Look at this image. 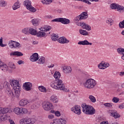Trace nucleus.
<instances>
[{
	"label": "nucleus",
	"mask_w": 124,
	"mask_h": 124,
	"mask_svg": "<svg viewBox=\"0 0 124 124\" xmlns=\"http://www.w3.org/2000/svg\"><path fill=\"white\" fill-rule=\"evenodd\" d=\"M54 78L56 80L50 83V86L55 90L58 91H62L63 92H67L65 89V86L63 84L62 80L60 79L61 78V73L56 71L54 74Z\"/></svg>",
	"instance_id": "nucleus-1"
},
{
	"label": "nucleus",
	"mask_w": 124,
	"mask_h": 124,
	"mask_svg": "<svg viewBox=\"0 0 124 124\" xmlns=\"http://www.w3.org/2000/svg\"><path fill=\"white\" fill-rule=\"evenodd\" d=\"M88 13L86 12H82L80 15L77 16L75 17L74 19V22L76 23L77 26H80L84 30H87V31H91V26L88 24H86L84 22L79 21H81V20H85L88 18Z\"/></svg>",
	"instance_id": "nucleus-2"
},
{
	"label": "nucleus",
	"mask_w": 124,
	"mask_h": 124,
	"mask_svg": "<svg viewBox=\"0 0 124 124\" xmlns=\"http://www.w3.org/2000/svg\"><path fill=\"white\" fill-rule=\"evenodd\" d=\"M11 86H12L13 90H14L16 96H19L20 92H21V85L19 80L11 79L10 80Z\"/></svg>",
	"instance_id": "nucleus-3"
},
{
	"label": "nucleus",
	"mask_w": 124,
	"mask_h": 124,
	"mask_svg": "<svg viewBox=\"0 0 124 124\" xmlns=\"http://www.w3.org/2000/svg\"><path fill=\"white\" fill-rule=\"evenodd\" d=\"M83 85L85 89L92 90L96 86V81L93 78H89L83 83Z\"/></svg>",
	"instance_id": "nucleus-4"
},
{
	"label": "nucleus",
	"mask_w": 124,
	"mask_h": 124,
	"mask_svg": "<svg viewBox=\"0 0 124 124\" xmlns=\"http://www.w3.org/2000/svg\"><path fill=\"white\" fill-rule=\"evenodd\" d=\"M109 8L113 9V10H116V9H117V11L120 13L124 11V6L120 5V4L116 3L111 4L109 5Z\"/></svg>",
	"instance_id": "nucleus-5"
},
{
	"label": "nucleus",
	"mask_w": 124,
	"mask_h": 124,
	"mask_svg": "<svg viewBox=\"0 0 124 124\" xmlns=\"http://www.w3.org/2000/svg\"><path fill=\"white\" fill-rule=\"evenodd\" d=\"M51 22H58L62 23L63 25H68L70 23V20L65 18L59 17L53 19Z\"/></svg>",
	"instance_id": "nucleus-6"
},
{
	"label": "nucleus",
	"mask_w": 124,
	"mask_h": 124,
	"mask_svg": "<svg viewBox=\"0 0 124 124\" xmlns=\"http://www.w3.org/2000/svg\"><path fill=\"white\" fill-rule=\"evenodd\" d=\"M20 124H33L35 123V119L34 118H23L20 120Z\"/></svg>",
	"instance_id": "nucleus-7"
},
{
	"label": "nucleus",
	"mask_w": 124,
	"mask_h": 124,
	"mask_svg": "<svg viewBox=\"0 0 124 124\" xmlns=\"http://www.w3.org/2000/svg\"><path fill=\"white\" fill-rule=\"evenodd\" d=\"M8 45L10 48H15L16 49V48H20V47H22V45L20 44V43L12 40L9 41Z\"/></svg>",
	"instance_id": "nucleus-8"
},
{
	"label": "nucleus",
	"mask_w": 124,
	"mask_h": 124,
	"mask_svg": "<svg viewBox=\"0 0 124 124\" xmlns=\"http://www.w3.org/2000/svg\"><path fill=\"white\" fill-rule=\"evenodd\" d=\"M71 110L75 114H77V115H81L82 113V111H81V107L80 106H78L77 105L71 108Z\"/></svg>",
	"instance_id": "nucleus-9"
},
{
	"label": "nucleus",
	"mask_w": 124,
	"mask_h": 124,
	"mask_svg": "<svg viewBox=\"0 0 124 124\" xmlns=\"http://www.w3.org/2000/svg\"><path fill=\"white\" fill-rule=\"evenodd\" d=\"M43 108L45 111H50L54 108V106L51 102H46L43 104Z\"/></svg>",
	"instance_id": "nucleus-10"
},
{
	"label": "nucleus",
	"mask_w": 124,
	"mask_h": 124,
	"mask_svg": "<svg viewBox=\"0 0 124 124\" xmlns=\"http://www.w3.org/2000/svg\"><path fill=\"white\" fill-rule=\"evenodd\" d=\"M53 122L56 124H66L67 118L55 119H53Z\"/></svg>",
	"instance_id": "nucleus-11"
},
{
	"label": "nucleus",
	"mask_w": 124,
	"mask_h": 124,
	"mask_svg": "<svg viewBox=\"0 0 124 124\" xmlns=\"http://www.w3.org/2000/svg\"><path fill=\"white\" fill-rule=\"evenodd\" d=\"M23 89L27 92L31 91V89H32V83L31 82L24 83L23 85Z\"/></svg>",
	"instance_id": "nucleus-12"
},
{
	"label": "nucleus",
	"mask_w": 124,
	"mask_h": 124,
	"mask_svg": "<svg viewBox=\"0 0 124 124\" xmlns=\"http://www.w3.org/2000/svg\"><path fill=\"white\" fill-rule=\"evenodd\" d=\"M39 60V57L38 55V53H34L30 57V61L31 62H37Z\"/></svg>",
	"instance_id": "nucleus-13"
},
{
	"label": "nucleus",
	"mask_w": 124,
	"mask_h": 124,
	"mask_svg": "<svg viewBox=\"0 0 124 124\" xmlns=\"http://www.w3.org/2000/svg\"><path fill=\"white\" fill-rule=\"evenodd\" d=\"M9 86V83L7 81H1L0 82V90H3V89H7Z\"/></svg>",
	"instance_id": "nucleus-14"
},
{
	"label": "nucleus",
	"mask_w": 124,
	"mask_h": 124,
	"mask_svg": "<svg viewBox=\"0 0 124 124\" xmlns=\"http://www.w3.org/2000/svg\"><path fill=\"white\" fill-rule=\"evenodd\" d=\"M58 42L61 44H66L67 43H69L70 41L66 39L65 37H61L58 39Z\"/></svg>",
	"instance_id": "nucleus-15"
},
{
	"label": "nucleus",
	"mask_w": 124,
	"mask_h": 124,
	"mask_svg": "<svg viewBox=\"0 0 124 124\" xmlns=\"http://www.w3.org/2000/svg\"><path fill=\"white\" fill-rule=\"evenodd\" d=\"M108 113L110 114V116L113 117L115 119L120 118V114L118 113V112L116 110H109Z\"/></svg>",
	"instance_id": "nucleus-16"
},
{
	"label": "nucleus",
	"mask_w": 124,
	"mask_h": 124,
	"mask_svg": "<svg viewBox=\"0 0 124 124\" xmlns=\"http://www.w3.org/2000/svg\"><path fill=\"white\" fill-rule=\"evenodd\" d=\"M62 71L64 73L67 74L70 73L72 71V69H71V67L69 66H64L62 67Z\"/></svg>",
	"instance_id": "nucleus-17"
},
{
	"label": "nucleus",
	"mask_w": 124,
	"mask_h": 124,
	"mask_svg": "<svg viewBox=\"0 0 124 124\" xmlns=\"http://www.w3.org/2000/svg\"><path fill=\"white\" fill-rule=\"evenodd\" d=\"M0 69L4 71V72H6L8 70V66L5 64H3V62H1V60L0 59Z\"/></svg>",
	"instance_id": "nucleus-18"
},
{
	"label": "nucleus",
	"mask_w": 124,
	"mask_h": 124,
	"mask_svg": "<svg viewBox=\"0 0 124 124\" xmlns=\"http://www.w3.org/2000/svg\"><path fill=\"white\" fill-rule=\"evenodd\" d=\"M81 107L82 109V112L87 115V113H89L88 111L89 110V108H90V106L86 105V104H82L81 105Z\"/></svg>",
	"instance_id": "nucleus-19"
},
{
	"label": "nucleus",
	"mask_w": 124,
	"mask_h": 124,
	"mask_svg": "<svg viewBox=\"0 0 124 124\" xmlns=\"http://www.w3.org/2000/svg\"><path fill=\"white\" fill-rule=\"evenodd\" d=\"M31 23L34 26V27H36L37 26H39V24H40V19L35 18H33L31 20Z\"/></svg>",
	"instance_id": "nucleus-20"
},
{
	"label": "nucleus",
	"mask_w": 124,
	"mask_h": 124,
	"mask_svg": "<svg viewBox=\"0 0 124 124\" xmlns=\"http://www.w3.org/2000/svg\"><path fill=\"white\" fill-rule=\"evenodd\" d=\"M29 103H31V101L28 100L27 99H23L19 101L20 106H26Z\"/></svg>",
	"instance_id": "nucleus-21"
},
{
	"label": "nucleus",
	"mask_w": 124,
	"mask_h": 124,
	"mask_svg": "<svg viewBox=\"0 0 124 124\" xmlns=\"http://www.w3.org/2000/svg\"><path fill=\"white\" fill-rule=\"evenodd\" d=\"M49 99L50 101H51V102H53V103H58V102H59L58 96L55 94L52 95L50 97Z\"/></svg>",
	"instance_id": "nucleus-22"
},
{
	"label": "nucleus",
	"mask_w": 124,
	"mask_h": 124,
	"mask_svg": "<svg viewBox=\"0 0 124 124\" xmlns=\"http://www.w3.org/2000/svg\"><path fill=\"white\" fill-rule=\"evenodd\" d=\"M78 45H83V46L90 45V46H92V45H93V43L89 42V41L87 40L79 41L78 42Z\"/></svg>",
	"instance_id": "nucleus-23"
},
{
	"label": "nucleus",
	"mask_w": 124,
	"mask_h": 124,
	"mask_svg": "<svg viewBox=\"0 0 124 124\" xmlns=\"http://www.w3.org/2000/svg\"><path fill=\"white\" fill-rule=\"evenodd\" d=\"M10 57H13L16 56L17 57H20L23 56V53L19 51H13L10 53Z\"/></svg>",
	"instance_id": "nucleus-24"
},
{
	"label": "nucleus",
	"mask_w": 124,
	"mask_h": 124,
	"mask_svg": "<svg viewBox=\"0 0 124 124\" xmlns=\"http://www.w3.org/2000/svg\"><path fill=\"white\" fill-rule=\"evenodd\" d=\"M20 7H21V3L20 2V1L17 0L16 2L14 4L13 9V10H16L18 9V8H20Z\"/></svg>",
	"instance_id": "nucleus-25"
},
{
	"label": "nucleus",
	"mask_w": 124,
	"mask_h": 124,
	"mask_svg": "<svg viewBox=\"0 0 124 124\" xmlns=\"http://www.w3.org/2000/svg\"><path fill=\"white\" fill-rule=\"evenodd\" d=\"M87 112H88L87 115H93L95 113V109H94L93 106H90Z\"/></svg>",
	"instance_id": "nucleus-26"
},
{
	"label": "nucleus",
	"mask_w": 124,
	"mask_h": 124,
	"mask_svg": "<svg viewBox=\"0 0 124 124\" xmlns=\"http://www.w3.org/2000/svg\"><path fill=\"white\" fill-rule=\"evenodd\" d=\"M9 108H0V114H6L9 112Z\"/></svg>",
	"instance_id": "nucleus-27"
},
{
	"label": "nucleus",
	"mask_w": 124,
	"mask_h": 124,
	"mask_svg": "<svg viewBox=\"0 0 124 124\" xmlns=\"http://www.w3.org/2000/svg\"><path fill=\"white\" fill-rule=\"evenodd\" d=\"M52 29V27L50 26H45L40 28L41 31H49Z\"/></svg>",
	"instance_id": "nucleus-28"
},
{
	"label": "nucleus",
	"mask_w": 124,
	"mask_h": 124,
	"mask_svg": "<svg viewBox=\"0 0 124 124\" xmlns=\"http://www.w3.org/2000/svg\"><path fill=\"white\" fill-rule=\"evenodd\" d=\"M37 63L39 64H44L45 63V57L43 56L40 57L38 60Z\"/></svg>",
	"instance_id": "nucleus-29"
},
{
	"label": "nucleus",
	"mask_w": 124,
	"mask_h": 124,
	"mask_svg": "<svg viewBox=\"0 0 124 124\" xmlns=\"http://www.w3.org/2000/svg\"><path fill=\"white\" fill-rule=\"evenodd\" d=\"M13 112L16 115H21V108L19 107L15 108H14Z\"/></svg>",
	"instance_id": "nucleus-30"
},
{
	"label": "nucleus",
	"mask_w": 124,
	"mask_h": 124,
	"mask_svg": "<svg viewBox=\"0 0 124 124\" xmlns=\"http://www.w3.org/2000/svg\"><path fill=\"white\" fill-rule=\"evenodd\" d=\"M36 35H37V37H44L46 35V33L40 31L38 32H37Z\"/></svg>",
	"instance_id": "nucleus-31"
},
{
	"label": "nucleus",
	"mask_w": 124,
	"mask_h": 124,
	"mask_svg": "<svg viewBox=\"0 0 124 124\" xmlns=\"http://www.w3.org/2000/svg\"><path fill=\"white\" fill-rule=\"evenodd\" d=\"M24 5L26 6L27 9L31 6V1L29 0H26L24 2Z\"/></svg>",
	"instance_id": "nucleus-32"
},
{
	"label": "nucleus",
	"mask_w": 124,
	"mask_h": 124,
	"mask_svg": "<svg viewBox=\"0 0 124 124\" xmlns=\"http://www.w3.org/2000/svg\"><path fill=\"white\" fill-rule=\"evenodd\" d=\"M91 1L92 2H98V1H99V0H84V2L89 5L92 4V2H91Z\"/></svg>",
	"instance_id": "nucleus-33"
},
{
	"label": "nucleus",
	"mask_w": 124,
	"mask_h": 124,
	"mask_svg": "<svg viewBox=\"0 0 124 124\" xmlns=\"http://www.w3.org/2000/svg\"><path fill=\"white\" fill-rule=\"evenodd\" d=\"M30 28H25L22 30V33L24 34H30Z\"/></svg>",
	"instance_id": "nucleus-34"
},
{
	"label": "nucleus",
	"mask_w": 124,
	"mask_h": 124,
	"mask_svg": "<svg viewBox=\"0 0 124 124\" xmlns=\"http://www.w3.org/2000/svg\"><path fill=\"white\" fill-rule=\"evenodd\" d=\"M7 5V2L4 0H1L0 1V7H5Z\"/></svg>",
	"instance_id": "nucleus-35"
},
{
	"label": "nucleus",
	"mask_w": 124,
	"mask_h": 124,
	"mask_svg": "<svg viewBox=\"0 0 124 124\" xmlns=\"http://www.w3.org/2000/svg\"><path fill=\"white\" fill-rule=\"evenodd\" d=\"M38 89L41 93H47V89L43 86H39Z\"/></svg>",
	"instance_id": "nucleus-36"
},
{
	"label": "nucleus",
	"mask_w": 124,
	"mask_h": 124,
	"mask_svg": "<svg viewBox=\"0 0 124 124\" xmlns=\"http://www.w3.org/2000/svg\"><path fill=\"white\" fill-rule=\"evenodd\" d=\"M29 32H30V34H31V35H36V33L37 31H36V30H34L33 28H30Z\"/></svg>",
	"instance_id": "nucleus-37"
},
{
	"label": "nucleus",
	"mask_w": 124,
	"mask_h": 124,
	"mask_svg": "<svg viewBox=\"0 0 124 124\" xmlns=\"http://www.w3.org/2000/svg\"><path fill=\"white\" fill-rule=\"evenodd\" d=\"M79 33L82 35H84V36L89 35V33L86 30H80Z\"/></svg>",
	"instance_id": "nucleus-38"
},
{
	"label": "nucleus",
	"mask_w": 124,
	"mask_h": 124,
	"mask_svg": "<svg viewBox=\"0 0 124 124\" xmlns=\"http://www.w3.org/2000/svg\"><path fill=\"white\" fill-rule=\"evenodd\" d=\"M106 22L107 24L109 25L110 26H112L113 24H114V21H113V19L111 18H108Z\"/></svg>",
	"instance_id": "nucleus-39"
},
{
	"label": "nucleus",
	"mask_w": 124,
	"mask_h": 124,
	"mask_svg": "<svg viewBox=\"0 0 124 124\" xmlns=\"http://www.w3.org/2000/svg\"><path fill=\"white\" fill-rule=\"evenodd\" d=\"M39 107V105H38V104H37V103H34V104H32V105H31V108L32 110H35V109H37Z\"/></svg>",
	"instance_id": "nucleus-40"
},
{
	"label": "nucleus",
	"mask_w": 124,
	"mask_h": 124,
	"mask_svg": "<svg viewBox=\"0 0 124 124\" xmlns=\"http://www.w3.org/2000/svg\"><path fill=\"white\" fill-rule=\"evenodd\" d=\"M89 99L91 101V102H93V103H95V102H96V99L92 95H89Z\"/></svg>",
	"instance_id": "nucleus-41"
},
{
	"label": "nucleus",
	"mask_w": 124,
	"mask_h": 124,
	"mask_svg": "<svg viewBox=\"0 0 124 124\" xmlns=\"http://www.w3.org/2000/svg\"><path fill=\"white\" fill-rule=\"evenodd\" d=\"M27 9L28 10H30V12L32 13H34V12H36L37 10L35 8L33 7L32 5H31V6L27 8Z\"/></svg>",
	"instance_id": "nucleus-42"
},
{
	"label": "nucleus",
	"mask_w": 124,
	"mask_h": 124,
	"mask_svg": "<svg viewBox=\"0 0 124 124\" xmlns=\"http://www.w3.org/2000/svg\"><path fill=\"white\" fill-rule=\"evenodd\" d=\"M29 112V110L26 108H21L20 114L22 115H25V114H27Z\"/></svg>",
	"instance_id": "nucleus-43"
},
{
	"label": "nucleus",
	"mask_w": 124,
	"mask_h": 124,
	"mask_svg": "<svg viewBox=\"0 0 124 124\" xmlns=\"http://www.w3.org/2000/svg\"><path fill=\"white\" fill-rule=\"evenodd\" d=\"M9 67L12 69V70H14V69H16V66L14 63L9 62Z\"/></svg>",
	"instance_id": "nucleus-44"
},
{
	"label": "nucleus",
	"mask_w": 124,
	"mask_h": 124,
	"mask_svg": "<svg viewBox=\"0 0 124 124\" xmlns=\"http://www.w3.org/2000/svg\"><path fill=\"white\" fill-rule=\"evenodd\" d=\"M42 3L43 4H50L53 2V0H44L43 1H42Z\"/></svg>",
	"instance_id": "nucleus-45"
},
{
	"label": "nucleus",
	"mask_w": 124,
	"mask_h": 124,
	"mask_svg": "<svg viewBox=\"0 0 124 124\" xmlns=\"http://www.w3.org/2000/svg\"><path fill=\"white\" fill-rule=\"evenodd\" d=\"M51 39L53 41H58V39H59V36L57 34H53L51 37Z\"/></svg>",
	"instance_id": "nucleus-46"
},
{
	"label": "nucleus",
	"mask_w": 124,
	"mask_h": 124,
	"mask_svg": "<svg viewBox=\"0 0 124 124\" xmlns=\"http://www.w3.org/2000/svg\"><path fill=\"white\" fill-rule=\"evenodd\" d=\"M6 93L9 96H11L12 97H13V96H14V93H13V91H11V90L9 89L6 91Z\"/></svg>",
	"instance_id": "nucleus-47"
},
{
	"label": "nucleus",
	"mask_w": 124,
	"mask_h": 124,
	"mask_svg": "<svg viewBox=\"0 0 124 124\" xmlns=\"http://www.w3.org/2000/svg\"><path fill=\"white\" fill-rule=\"evenodd\" d=\"M117 52L120 55H124V49L122 48H119L117 49Z\"/></svg>",
	"instance_id": "nucleus-48"
},
{
	"label": "nucleus",
	"mask_w": 124,
	"mask_h": 124,
	"mask_svg": "<svg viewBox=\"0 0 124 124\" xmlns=\"http://www.w3.org/2000/svg\"><path fill=\"white\" fill-rule=\"evenodd\" d=\"M112 101L114 103H118L120 101V99L117 97H114L112 99Z\"/></svg>",
	"instance_id": "nucleus-49"
},
{
	"label": "nucleus",
	"mask_w": 124,
	"mask_h": 124,
	"mask_svg": "<svg viewBox=\"0 0 124 124\" xmlns=\"http://www.w3.org/2000/svg\"><path fill=\"white\" fill-rule=\"evenodd\" d=\"M98 67L100 69H105V67L104 66V63H100L98 65Z\"/></svg>",
	"instance_id": "nucleus-50"
},
{
	"label": "nucleus",
	"mask_w": 124,
	"mask_h": 124,
	"mask_svg": "<svg viewBox=\"0 0 124 124\" xmlns=\"http://www.w3.org/2000/svg\"><path fill=\"white\" fill-rule=\"evenodd\" d=\"M104 106H106V107H108L109 108H111L112 106H113V103H106L104 104Z\"/></svg>",
	"instance_id": "nucleus-51"
},
{
	"label": "nucleus",
	"mask_w": 124,
	"mask_h": 124,
	"mask_svg": "<svg viewBox=\"0 0 124 124\" xmlns=\"http://www.w3.org/2000/svg\"><path fill=\"white\" fill-rule=\"evenodd\" d=\"M51 113H54L55 114V116L57 117H60L61 116V112L59 111H55V110H51Z\"/></svg>",
	"instance_id": "nucleus-52"
},
{
	"label": "nucleus",
	"mask_w": 124,
	"mask_h": 124,
	"mask_svg": "<svg viewBox=\"0 0 124 124\" xmlns=\"http://www.w3.org/2000/svg\"><path fill=\"white\" fill-rule=\"evenodd\" d=\"M6 120V118H5V115H2L0 116V123L1 122H4V121Z\"/></svg>",
	"instance_id": "nucleus-53"
},
{
	"label": "nucleus",
	"mask_w": 124,
	"mask_h": 124,
	"mask_svg": "<svg viewBox=\"0 0 124 124\" xmlns=\"http://www.w3.org/2000/svg\"><path fill=\"white\" fill-rule=\"evenodd\" d=\"M119 26V28H121V29L124 28V20L123 21L120 22Z\"/></svg>",
	"instance_id": "nucleus-54"
},
{
	"label": "nucleus",
	"mask_w": 124,
	"mask_h": 124,
	"mask_svg": "<svg viewBox=\"0 0 124 124\" xmlns=\"http://www.w3.org/2000/svg\"><path fill=\"white\" fill-rule=\"evenodd\" d=\"M0 46L1 47H5L6 45L2 44V37L0 38Z\"/></svg>",
	"instance_id": "nucleus-55"
},
{
	"label": "nucleus",
	"mask_w": 124,
	"mask_h": 124,
	"mask_svg": "<svg viewBox=\"0 0 124 124\" xmlns=\"http://www.w3.org/2000/svg\"><path fill=\"white\" fill-rule=\"evenodd\" d=\"M119 108L120 109H124V103H123L122 104H120L119 105Z\"/></svg>",
	"instance_id": "nucleus-56"
},
{
	"label": "nucleus",
	"mask_w": 124,
	"mask_h": 124,
	"mask_svg": "<svg viewBox=\"0 0 124 124\" xmlns=\"http://www.w3.org/2000/svg\"><path fill=\"white\" fill-rule=\"evenodd\" d=\"M54 117L55 116H54V115L50 114L48 116V118L49 119V120H53V119H54Z\"/></svg>",
	"instance_id": "nucleus-57"
},
{
	"label": "nucleus",
	"mask_w": 124,
	"mask_h": 124,
	"mask_svg": "<svg viewBox=\"0 0 124 124\" xmlns=\"http://www.w3.org/2000/svg\"><path fill=\"white\" fill-rule=\"evenodd\" d=\"M104 66H105V69L107 68V67H109V66H110V64H109V63L105 62L104 63Z\"/></svg>",
	"instance_id": "nucleus-58"
},
{
	"label": "nucleus",
	"mask_w": 124,
	"mask_h": 124,
	"mask_svg": "<svg viewBox=\"0 0 124 124\" xmlns=\"http://www.w3.org/2000/svg\"><path fill=\"white\" fill-rule=\"evenodd\" d=\"M32 43L33 45H37V44H38V42L36 41H32Z\"/></svg>",
	"instance_id": "nucleus-59"
},
{
	"label": "nucleus",
	"mask_w": 124,
	"mask_h": 124,
	"mask_svg": "<svg viewBox=\"0 0 124 124\" xmlns=\"http://www.w3.org/2000/svg\"><path fill=\"white\" fill-rule=\"evenodd\" d=\"M25 62H24V61H22V60H19L17 62V63H18V64H22L23 63H24Z\"/></svg>",
	"instance_id": "nucleus-60"
},
{
	"label": "nucleus",
	"mask_w": 124,
	"mask_h": 124,
	"mask_svg": "<svg viewBox=\"0 0 124 124\" xmlns=\"http://www.w3.org/2000/svg\"><path fill=\"white\" fill-rule=\"evenodd\" d=\"M9 122L10 124H15V123L12 119H9Z\"/></svg>",
	"instance_id": "nucleus-61"
},
{
	"label": "nucleus",
	"mask_w": 124,
	"mask_h": 124,
	"mask_svg": "<svg viewBox=\"0 0 124 124\" xmlns=\"http://www.w3.org/2000/svg\"><path fill=\"white\" fill-rule=\"evenodd\" d=\"M100 124H109L108 121H103Z\"/></svg>",
	"instance_id": "nucleus-62"
},
{
	"label": "nucleus",
	"mask_w": 124,
	"mask_h": 124,
	"mask_svg": "<svg viewBox=\"0 0 124 124\" xmlns=\"http://www.w3.org/2000/svg\"><path fill=\"white\" fill-rule=\"evenodd\" d=\"M116 90L118 92H120V85H116Z\"/></svg>",
	"instance_id": "nucleus-63"
},
{
	"label": "nucleus",
	"mask_w": 124,
	"mask_h": 124,
	"mask_svg": "<svg viewBox=\"0 0 124 124\" xmlns=\"http://www.w3.org/2000/svg\"><path fill=\"white\" fill-rule=\"evenodd\" d=\"M120 76L123 77L124 76V72H121L119 74Z\"/></svg>",
	"instance_id": "nucleus-64"
}]
</instances>
